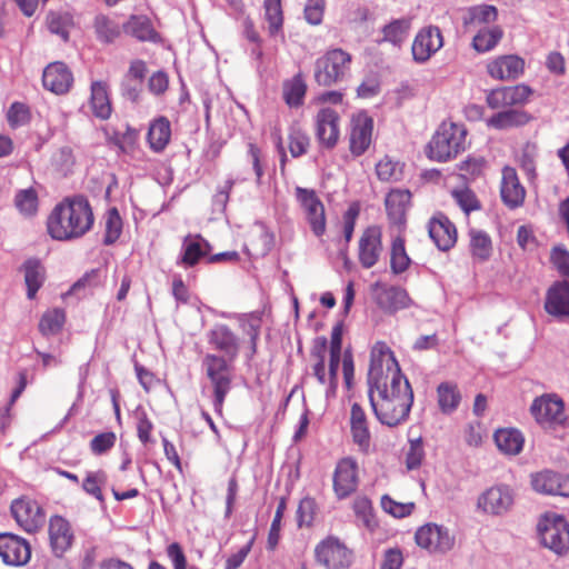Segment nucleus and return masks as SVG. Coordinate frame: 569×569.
<instances>
[{
	"mask_svg": "<svg viewBox=\"0 0 569 569\" xmlns=\"http://www.w3.org/2000/svg\"><path fill=\"white\" fill-rule=\"evenodd\" d=\"M368 386L370 405L380 423L397 427L408 420L413 391L393 352L385 345L372 348Z\"/></svg>",
	"mask_w": 569,
	"mask_h": 569,
	"instance_id": "1",
	"label": "nucleus"
},
{
	"mask_svg": "<svg viewBox=\"0 0 569 569\" xmlns=\"http://www.w3.org/2000/svg\"><path fill=\"white\" fill-rule=\"evenodd\" d=\"M93 224V213L89 202L82 197L64 199L48 217L49 234L60 241L77 239L87 233Z\"/></svg>",
	"mask_w": 569,
	"mask_h": 569,
	"instance_id": "2",
	"label": "nucleus"
},
{
	"mask_svg": "<svg viewBox=\"0 0 569 569\" xmlns=\"http://www.w3.org/2000/svg\"><path fill=\"white\" fill-rule=\"evenodd\" d=\"M467 130L462 124L442 122L427 146L429 159L446 162L456 158L467 146Z\"/></svg>",
	"mask_w": 569,
	"mask_h": 569,
	"instance_id": "3",
	"label": "nucleus"
},
{
	"mask_svg": "<svg viewBox=\"0 0 569 569\" xmlns=\"http://www.w3.org/2000/svg\"><path fill=\"white\" fill-rule=\"evenodd\" d=\"M233 361L217 353H207L202 358L201 366L212 386L213 407L218 413H221L224 399L231 390Z\"/></svg>",
	"mask_w": 569,
	"mask_h": 569,
	"instance_id": "4",
	"label": "nucleus"
},
{
	"mask_svg": "<svg viewBox=\"0 0 569 569\" xmlns=\"http://www.w3.org/2000/svg\"><path fill=\"white\" fill-rule=\"evenodd\" d=\"M351 56L342 49H332L315 63V80L319 86L330 87L346 79L350 71Z\"/></svg>",
	"mask_w": 569,
	"mask_h": 569,
	"instance_id": "5",
	"label": "nucleus"
},
{
	"mask_svg": "<svg viewBox=\"0 0 569 569\" xmlns=\"http://www.w3.org/2000/svg\"><path fill=\"white\" fill-rule=\"evenodd\" d=\"M541 542L558 555L569 550V523L563 516L546 513L538 523Z\"/></svg>",
	"mask_w": 569,
	"mask_h": 569,
	"instance_id": "6",
	"label": "nucleus"
},
{
	"mask_svg": "<svg viewBox=\"0 0 569 569\" xmlns=\"http://www.w3.org/2000/svg\"><path fill=\"white\" fill-rule=\"evenodd\" d=\"M315 557L326 569H345L352 562V552L335 537L320 541L315 548Z\"/></svg>",
	"mask_w": 569,
	"mask_h": 569,
	"instance_id": "7",
	"label": "nucleus"
},
{
	"mask_svg": "<svg viewBox=\"0 0 569 569\" xmlns=\"http://www.w3.org/2000/svg\"><path fill=\"white\" fill-rule=\"evenodd\" d=\"M295 194L305 212L312 232L315 236L321 237L326 232V213L323 203L312 189L297 187Z\"/></svg>",
	"mask_w": 569,
	"mask_h": 569,
	"instance_id": "8",
	"label": "nucleus"
},
{
	"mask_svg": "<svg viewBox=\"0 0 569 569\" xmlns=\"http://www.w3.org/2000/svg\"><path fill=\"white\" fill-rule=\"evenodd\" d=\"M415 539L419 547L435 553L448 552L455 545V537L449 529L436 523H427L420 527L415 535Z\"/></svg>",
	"mask_w": 569,
	"mask_h": 569,
	"instance_id": "9",
	"label": "nucleus"
},
{
	"mask_svg": "<svg viewBox=\"0 0 569 569\" xmlns=\"http://www.w3.org/2000/svg\"><path fill=\"white\" fill-rule=\"evenodd\" d=\"M10 510L17 523L27 532H34L44 523L46 516L42 508L29 497L13 500Z\"/></svg>",
	"mask_w": 569,
	"mask_h": 569,
	"instance_id": "10",
	"label": "nucleus"
},
{
	"mask_svg": "<svg viewBox=\"0 0 569 569\" xmlns=\"http://www.w3.org/2000/svg\"><path fill=\"white\" fill-rule=\"evenodd\" d=\"M531 413L542 427L560 425L565 421L563 401L556 395H543L535 399Z\"/></svg>",
	"mask_w": 569,
	"mask_h": 569,
	"instance_id": "11",
	"label": "nucleus"
},
{
	"mask_svg": "<svg viewBox=\"0 0 569 569\" xmlns=\"http://www.w3.org/2000/svg\"><path fill=\"white\" fill-rule=\"evenodd\" d=\"M513 492L506 485L493 486L478 498L477 506L485 513L501 516L507 513L513 505Z\"/></svg>",
	"mask_w": 569,
	"mask_h": 569,
	"instance_id": "12",
	"label": "nucleus"
},
{
	"mask_svg": "<svg viewBox=\"0 0 569 569\" xmlns=\"http://www.w3.org/2000/svg\"><path fill=\"white\" fill-rule=\"evenodd\" d=\"M373 120L361 111L352 116L350 121V151L353 156H361L367 151L372 140Z\"/></svg>",
	"mask_w": 569,
	"mask_h": 569,
	"instance_id": "13",
	"label": "nucleus"
},
{
	"mask_svg": "<svg viewBox=\"0 0 569 569\" xmlns=\"http://www.w3.org/2000/svg\"><path fill=\"white\" fill-rule=\"evenodd\" d=\"M382 251L381 228L378 226L368 227L359 239L358 258L360 264L366 269L372 268L378 262Z\"/></svg>",
	"mask_w": 569,
	"mask_h": 569,
	"instance_id": "14",
	"label": "nucleus"
},
{
	"mask_svg": "<svg viewBox=\"0 0 569 569\" xmlns=\"http://www.w3.org/2000/svg\"><path fill=\"white\" fill-rule=\"evenodd\" d=\"M443 46V38L438 27L429 26L421 29L412 43L411 51L416 62L423 63Z\"/></svg>",
	"mask_w": 569,
	"mask_h": 569,
	"instance_id": "15",
	"label": "nucleus"
},
{
	"mask_svg": "<svg viewBox=\"0 0 569 569\" xmlns=\"http://www.w3.org/2000/svg\"><path fill=\"white\" fill-rule=\"evenodd\" d=\"M31 549L28 541L13 533H0V558L6 565L22 566L29 561Z\"/></svg>",
	"mask_w": 569,
	"mask_h": 569,
	"instance_id": "16",
	"label": "nucleus"
},
{
	"mask_svg": "<svg viewBox=\"0 0 569 569\" xmlns=\"http://www.w3.org/2000/svg\"><path fill=\"white\" fill-rule=\"evenodd\" d=\"M207 339L214 350L222 353V357L229 360L237 359L240 352V339L227 325H216L208 331Z\"/></svg>",
	"mask_w": 569,
	"mask_h": 569,
	"instance_id": "17",
	"label": "nucleus"
},
{
	"mask_svg": "<svg viewBox=\"0 0 569 569\" xmlns=\"http://www.w3.org/2000/svg\"><path fill=\"white\" fill-rule=\"evenodd\" d=\"M531 94L532 89L523 83L513 87H502L490 91L487 96V103L491 109L525 104Z\"/></svg>",
	"mask_w": 569,
	"mask_h": 569,
	"instance_id": "18",
	"label": "nucleus"
},
{
	"mask_svg": "<svg viewBox=\"0 0 569 569\" xmlns=\"http://www.w3.org/2000/svg\"><path fill=\"white\" fill-rule=\"evenodd\" d=\"M358 487V466L351 458L341 459L333 473V490L339 499H345Z\"/></svg>",
	"mask_w": 569,
	"mask_h": 569,
	"instance_id": "19",
	"label": "nucleus"
},
{
	"mask_svg": "<svg viewBox=\"0 0 569 569\" xmlns=\"http://www.w3.org/2000/svg\"><path fill=\"white\" fill-rule=\"evenodd\" d=\"M339 114L331 108H322L316 116V137L326 148H333L339 140Z\"/></svg>",
	"mask_w": 569,
	"mask_h": 569,
	"instance_id": "20",
	"label": "nucleus"
},
{
	"mask_svg": "<svg viewBox=\"0 0 569 569\" xmlns=\"http://www.w3.org/2000/svg\"><path fill=\"white\" fill-rule=\"evenodd\" d=\"M500 196L502 202L510 209L519 208L525 202L526 190L520 183L516 170L511 167L502 169Z\"/></svg>",
	"mask_w": 569,
	"mask_h": 569,
	"instance_id": "21",
	"label": "nucleus"
},
{
	"mask_svg": "<svg viewBox=\"0 0 569 569\" xmlns=\"http://www.w3.org/2000/svg\"><path fill=\"white\" fill-rule=\"evenodd\" d=\"M543 307L546 312L552 317L569 318V282L553 283L546 293Z\"/></svg>",
	"mask_w": 569,
	"mask_h": 569,
	"instance_id": "22",
	"label": "nucleus"
},
{
	"mask_svg": "<svg viewBox=\"0 0 569 569\" xmlns=\"http://www.w3.org/2000/svg\"><path fill=\"white\" fill-rule=\"evenodd\" d=\"M428 232L437 248L441 251L449 250L457 241V229L443 214L435 216L429 221Z\"/></svg>",
	"mask_w": 569,
	"mask_h": 569,
	"instance_id": "23",
	"label": "nucleus"
},
{
	"mask_svg": "<svg viewBox=\"0 0 569 569\" xmlns=\"http://www.w3.org/2000/svg\"><path fill=\"white\" fill-rule=\"evenodd\" d=\"M42 82L43 87L49 91L56 94H63L70 90L73 77L64 63L53 62L43 70Z\"/></svg>",
	"mask_w": 569,
	"mask_h": 569,
	"instance_id": "24",
	"label": "nucleus"
},
{
	"mask_svg": "<svg viewBox=\"0 0 569 569\" xmlns=\"http://www.w3.org/2000/svg\"><path fill=\"white\" fill-rule=\"evenodd\" d=\"M375 301L385 312L395 313L410 306L407 291L400 287H378L375 292Z\"/></svg>",
	"mask_w": 569,
	"mask_h": 569,
	"instance_id": "25",
	"label": "nucleus"
},
{
	"mask_svg": "<svg viewBox=\"0 0 569 569\" xmlns=\"http://www.w3.org/2000/svg\"><path fill=\"white\" fill-rule=\"evenodd\" d=\"M49 538L56 556H62L72 545L73 533L70 523L60 516L51 517L49 522Z\"/></svg>",
	"mask_w": 569,
	"mask_h": 569,
	"instance_id": "26",
	"label": "nucleus"
},
{
	"mask_svg": "<svg viewBox=\"0 0 569 569\" xmlns=\"http://www.w3.org/2000/svg\"><path fill=\"white\" fill-rule=\"evenodd\" d=\"M525 69V61L513 54L501 56L487 66L488 73L498 80H513L520 77Z\"/></svg>",
	"mask_w": 569,
	"mask_h": 569,
	"instance_id": "27",
	"label": "nucleus"
},
{
	"mask_svg": "<svg viewBox=\"0 0 569 569\" xmlns=\"http://www.w3.org/2000/svg\"><path fill=\"white\" fill-rule=\"evenodd\" d=\"M211 251L210 243L200 234H187L182 240L181 256L178 263L184 267H193Z\"/></svg>",
	"mask_w": 569,
	"mask_h": 569,
	"instance_id": "28",
	"label": "nucleus"
},
{
	"mask_svg": "<svg viewBox=\"0 0 569 569\" xmlns=\"http://www.w3.org/2000/svg\"><path fill=\"white\" fill-rule=\"evenodd\" d=\"M411 193L408 190H391L385 200L389 220L395 224H402L410 203Z\"/></svg>",
	"mask_w": 569,
	"mask_h": 569,
	"instance_id": "29",
	"label": "nucleus"
},
{
	"mask_svg": "<svg viewBox=\"0 0 569 569\" xmlns=\"http://www.w3.org/2000/svg\"><path fill=\"white\" fill-rule=\"evenodd\" d=\"M350 426L353 441L362 449L367 450L370 445V432L367 422V416L362 407L358 403L351 406Z\"/></svg>",
	"mask_w": 569,
	"mask_h": 569,
	"instance_id": "30",
	"label": "nucleus"
},
{
	"mask_svg": "<svg viewBox=\"0 0 569 569\" xmlns=\"http://www.w3.org/2000/svg\"><path fill=\"white\" fill-rule=\"evenodd\" d=\"M242 332L249 337V347L246 351L248 360H252L257 353L258 339L260 336L262 319L259 313H248L238 317Z\"/></svg>",
	"mask_w": 569,
	"mask_h": 569,
	"instance_id": "31",
	"label": "nucleus"
},
{
	"mask_svg": "<svg viewBox=\"0 0 569 569\" xmlns=\"http://www.w3.org/2000/svg\"><path fill=\"white\" fill-rule=\"evenodd\" d=\"M171 138L170 122L166 117L154 119L148 130L147 139L154 152H161L168 146Z\"/></svg>",
	"mask_w": 569,
	"mask_h": 569,
	"instance_id": "32",
	"label": "nucleus"
},
{
	"mask_svg": "<svg viewBox=\"0 0 569 569\" xmlns=\"http://www.w3.org/2000/svg\"><path fill=\"white\" fill-rule=\"evenodd\" d=\"M493 438L498 449L505 455L516 456L523 448L525 438L517 429H499L495 432Z\"/></svg>",
	"mask_w": 569,
	"mask_h": 569,
	"instance_id": "33",
	"label": "nucleus"
},
{
	"mask_svg": "<svg viewBox=\"0 0 569 569\" xmlns=\"http://www.w3.org/2000/svg\"><path fill=\"white\" fill-rule=\"evenodd\" d=\"M531 117L523 110L509 109L498 112L487 120V124L498 130L527 124Z\"/></svg>",
	"mask_w": 569,
	"mask_h": 569,
	"instance_id": "34",
	"label": "nucleus"
},
{
	"mask_svg": "<svg viewBox=\"0 0 569 569\" xmlns=\"http://www.w3.org/2000/svg\"><path fill=\"white\" fill-rule=\"evenodd\" d=\"M90 106L93 114L101 120H107L111 116L112 108L106 83L101 81L91 83Z\"/></svg>",
	"mask_w": 569,
	"mask_h": 569,
	"instance_id": "35",
	"label": "nucleus"
},
{
	"mask_svg": "<svg viewBox=\"0 0 569 569\" xmlns=\"http://www.w3.org/2000/svg\"><path fill=\"white\" fill-rule=\"evenodd\" d=\"M437 397L439 409L445 415H451L455 412L462 399L458 386L449 381L441 382L437 387Z\"/></svg>",
	"mask_w": 569,
	"mask_h": 569,
	"instance_id": "36",
	"label": "nucleus"
},
{
	"mask_svg": "<svg viewBox=\"0 0 569 569\" xmlns=\"http://www.w3.org/2000/svg\"><path fill=\"white\" fill-rule=\"evenodd\" d=\"M123 31L140 41H154L158 36L146 16H131L123 24Z\"/></svg>",
	"mask_w": 569,
	"mask_h": 569,
	"instance_id": "37",
	"label": "nucleus"
},
{
	"mask_svg": "<svg viewBox=\"0 0 569 569\" xmlns=\"http://www.w3.org/2000/svg\"><path fill=\"white\" fill-rule=\"evenodd\" d=\"M469 236L472 258L479 262L487 261L492 252L490 237L485 231L477 229H471Z\"/></svg>",
	"mask_w": 569,
	"mask_h": 569,
	"instance_id": "38",
	"label": "nucleus"
},
{
	"mask_svg": "<svg viewBox=\"0 0 569 569\" xmlns=\"http://www.w3.org/2000/svg\"><path fill=\"white\" fill-rule=\"evenodd\" d=\"M307 84L301 74H296L290 80L283 82L282 93L286 103L289 107H299L303 102Z\"/></svg>",
	"mask_w": 569,
	"mask_h": 569,
	"instance_id": "39",
	"label": "nucleus"
},
{
	"mask_svg": "<svg viewBox=\"0 0 569 569\" xmlns=\"http://www.w3.org/2000/svg\"><path fill=\"white\" fill-rule=\"evenodd\" d=\"M411 260L409 256L407 254L406 248H405V239L401 236H397L391 243V251H390V268L391 271L395 274H400L405 272Z\"/></svg>",
	"mask_w": 569,
	"mask_h": 569,
	"instance_id": "40",
	"label": "nucleus"
},
{
	"mask_svg": "<svg viewBox=\"0 0 569 569\" xmlns=\"http://www.w3.org/2000/svg\"><path fill=\"white\" fill-rule=\"evenodd\" d=\"M66 313L62 309L54 308L46 311L39 322V331L43 336L57 335L63 327Z\"/></svg>",
	"mask_w": 569,
	"mask_h": 569,
	"instance_id": "41",
	"label": "nucleus"
},
{
	"mask_svg": "<svg viewBox=\"0 0 569 569\" xmlns=\"http://www.w3.org/2000/svg\"><path fill=\"white\" fill-rule=\"evenodd\" d=\"M263 7L269 34L277 36L281 31L283 24L281 0H264Z\"/></svg>",
	"mask_w": 569,
	"mask_h": 569,
	"instance_id": "42",
	"label": "nucleus"
},
{
	"mask_svg": "<svg viewBox=\"0 0 569 569\" xmlns=\"http://www.w3.org/2000/svg\"><path fill=\"white\" fill-rule=\"evenodd\" d=\"M94 30L97 37L103 42H112L121 33L120 24L104 14L96 17Z\"/></svg>",
	"mask_w": 569,
	"mask_h": 569,
	"instance_id": "43",
	"label": "nucleus"
},
{
	"mask_svg": "<svg viewBox=\"0 0 569 569\" xmlns=\"http://www.w3.org/2000/svg\"><path fill=\"white\" fill-rule=\"evenodd\" d=\"M47 26L50 32L67 41L73 27V19L68 13L50 12L47 17Z\"/></svg>",
	"mask_w": 569,
	"mask_h": 569,
	"instance_id": "44",
	"label": "nucleus"
},
{
	"mask_svg": "<svg viewBox=\"0 0 569 569\" xmlns=\"http://www.w3.org/2000/svg\"><path fill=\"white\" fill-rule=\"evenodd\" d=\"M24 281L28 288L27 296L33 299L43 282L42 268L38 261L29 260L24 263Z\"/></svg>",
	"mask_w": 569,
	"mask_h": 569,
	"instance_id": "45",
	"label": "nucleus"
},
{
	"mask_svg": "<svg viewBox=\"0 0 569 569\" xmlns=\"http://www.w3.org/2000/svg\"><path fill=\"white\" fill-rule=\"evenodd\" d=\"M502 37V31L499 27L490 29H482L473 37V48L478 52H487L493 49Z\"/></svg>",
	"mask_w": 569,
	"mask_h": 569,
	"instance_id": "46",
	"label": "nucleus"
},
{
	"mask_svg": "<svg viewBox=\"0 0 569 569\" xmlns=\"http://www.w3.org/2000/svg\"><path fill=\"white\" fill-rule=\"evenodd\" d=\"M376 172L381 181L392 182L402 178V164L389 157L381 159L376 166Z\"/></svg>",
	"mask_w": 569,
	"mask_h": 569,
	"instance_id": "47",
	"label": "nucleus"
},
{
	"mask_svg": "<svg viewBox=\"0 0 569 569\" xmlns=\"http://www.w3.org/2000/svg\"><path fill=\"white\" fill-rule=\"evenodd\" d=\"M14 204L20 213L32 216L38 210V194L33 188L19 190L14 197Z\"/></svg>",
	"mask_w": 569,
	"mask_h": 569,
	"instance_id": "48",
	"label": "nucleus"
},
{
	"mask_svg": "<svg viewBox=\"0 0 569 569\" xmlns=\"http://www.w3.org/2000/svg\"><path fill=\"white\" fill-rule=\"evenodd\" d=\"M289 150L293 158H298L308 151L310 138L306 131L297 126H292L289 130Z\"/></svg>",
	"mask_w": 569,
	"mask_h": 569,
	"instance_id": "49",
	"label": "nucleus"
},
{
	"mask_svg": "<svg viewBox=\"0 0 569 569\" xmlns=\"http://www.w3.org/2000/svg\"><path fill=\"white\" fill-rule=\"evenodd\" d=\"M353 510L358 521L368 528L373 530L377 527V520L373 515L371 501L366 497H359L353 502Z\"/></svg>",
	"mask_w": 569,
	"mask_h": 569,
	"instance_id": "50",
	"label": "nucleus"
},
{
	"mask_svg": "<svg viewBox=\"0 0 569 569\" xmlns=\"http://www.w3.org/2000/svg\"><path fill=\"white\" fill-rule=\"evenodd\" d=\"M498 12L496 7L489 4L475 6L469 9L466 24L490 23L497 19Z\"/></svg>",
	"mask_w": 569,
	"mask_h": 569,
	"instance_id": "51",
	"label": "nucleus"
},
{
	"mask_svg": "<svg viewBox=\"0 0 569 569\" xmlns=\"http://www.w3.org/2000/svg\"><path fill=\"white\" fill-rule=\"evenodd\" d=\"M107 482V475L102 470L90 471L87 473L82 482V489L90 496H93L100 502H103L104 498L101 491V487Z\"/></svg>",
	"mask_w": 569,
	"mask_h": 569,
	"instance_id": "52",
	"label": "nucleus"
},
{
	"mask_svg": "<svg viewBox=\"0 0 569 569\" xmlns=\"http://www.w3.org/2000/svg\"><path fill=\"white\" fill-rule=\"evenodd\" d=\"M451 196L466 214L480 209L477 196L469 188L455 189L451 191Z\"/></svg>",
	"mask_w": 569,
	"mask_h": 569,
	"instance_id": "53",
	"label": "nucleus"
},
{
	"mask_svg": "<svg viewBox=\"0 0 569 569\" xmlns=\"http://www.w3.org/2000/svg\"><path fill=\"white\" fill-rule=\"evenodd\" d=\"M557 481V472L543 470L531 477V486L539 493L553 496L555 485Z\"/></svg>",
	"mask_w": 569,
	"mask_h": 569,
	"instance_id": "54",
	"label": "nucleus"
},
{
	"mask_svg": "<svg viewBox=\"0 0 569 569\" xmlns=\"http://www.w3.org/2000/svg\"><path fill=\"white\" fill-rule=\"evenodd\" d=\"M409 22L405 19L395 20L389 24L385 26L383 40L393 44H400L403 42L408 34Z\"/></svg>",
	"mask_w": 569,
	"mask_h": 569,
	"instance_id": "55",
	"label": "nucleus"
},
{
	"mask_svg": "<svg viewBox=\"0 0 569 569\" xmlns=\"http://www.w3.org/2000/svg\"><path fill=\"white\" fill-rule=\"evenodd\" d=\"M122 220L117 209H110L106 218L104 244L114 243L121 234Z\"/></svg>",
	"mask_w": 569,
	"mask_h": 569,
	"instance_id": "56",
	"label": "nucleus"
},
{
	"mask_svg": "<svg viewBox=\"0 0 569 569\" xmlns=\"http://www.w3.org/2000/svg\"><path fill=\"white\" fill-rule=\"evenodd\" d=\"M287 508V500L284 497L280 498L278 502V507L276 510V515L273 517V520L271 522V527L268 535V548L270 550H273L279 542L280 539V529H281V520L283 517V513Z\"/></svg>",
	"mask_w": 569,
	"mask_h": 569,
	"instance_id": "57",
	"label": "nucleus"
},
{
	"mask_svg": "<svg viewBox=\"0 0 569 569\" xmlns=\"http://www.w3.org/2000/svg\"><path fill=\"white\" fill-rule=\"evenodd\" d=\"M381 507L386 512L392 515L393 517L403 518L412 512V510L415 509V503H400L386 495L381 498Z\"/></svg>",
	"mask_w": 569,
	"mask_h": 569,
	"instance_id": "58",
	"label": "nucleus"
},
{
	"mask_svg": "<svg viewBox=\"0 0 569 569\" xmlns=\"http://www.w3.org/2000/svg\"><path fill=\"white\" fill-rule=\"evenodd\" d=\"M7 119L12 128L22 127L30 120L29 108L23 103L14 102L8 110Z\"/></svg>",
	"mask_w": 569,
	"mask_h": 569,
	"instance_id": "59",
	"label": "nucleus"
},
{
	"mask_svg": "<svg viewBox=\"0 0 569 569\" xmlns=\"http://www.w3.org/2000/svg\"><path fill=\"white\" fill-rule=\"evenodd\" d=\"M116 440L112 431L99 433L90 441V449L94 455H102L114 446Z\"/></svg>",
	"mask_w": 569,
	"mask_h": 569,
	"instance_id": "60",
	"label": "nucleus"
},
{
	"mask_svg": "<svg viewBox=\"0 0 569 569\" xmlns=\"http://www.w3.org/2000/svg\"><path fill=\"white\" fill-rule=\"evenodd\" d=\"M341 359L340 351H331L330 350V360H329V372H328V388L325 391L326 398H330L335 395L337 388V372L339 368Z\"/></svg>",
	"mask_w": 569,
	"mask_h": 569,
	"instance_id": "61",
	"label": "nucleus"
},
{
	"mask_svg": "<svg viewBox=\"0 0 569 569\" xmlns=\"http://www.w3.org/2000/svg\"><path fill=\"white\" fill-rule=\"evenodd\" d=\"M325 10V0H308L305 7V18L313 26L321 23Z\"/></svg>",
	"mask_w": 569,
	"mask_h": 569,
	"instance_id": "62",
	"label": "nucleus"
},
{
	"mask_svg": "<svg viewBox=\"0 0 569 569\" xmlns=\"http://www.w3.org/2000/svg\"><path fill=\"white\" fill-rule=\"evenodd\" d=\"M315 510H316V502L313 499L303 498L300 501V503L298 506V510H297L299 527L311 525V522L313 520Z\"/></svg>",
	"mask_w": 569,
	"mask_h": 569,
	"instance_id": "63",
	"label": "nucleus"
},
{
	"mask_svg": "<svg viewBox=\"0 0 569 569\" xmlns=\"http://www.w3.org/2000/svg\"><path fill=\"white\" fill-rule=\"evenodd\" d=\"M551 261L557 270L569 278V252L562 247H555L551 251Z\"/></svg>",
	"mask_w": 569,
	"mask_h": 569,
	"instance_id": "64",
	"label": "nucleus"
}]
</instances>
